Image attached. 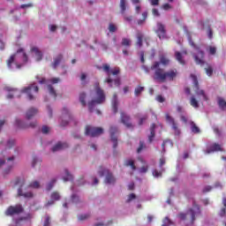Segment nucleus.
Wrapping results in <instances>:
<instances>
[{
	"label": "nucleus",
	"mask_w": 226,
	"mask_h": 226,
	"mask_svg": "<svg viewBox=\"0 0 226 226\" xmlns=\"http://www.w3.org/2000/svg\"><path fill=\"white\" fill-rule=\"evenodd\" d=\"M161 64L167 66L170 61L169 58L165 57L164 56H161L160 62H154L150 67V70L154 71V80H157L158 82H167L170 80V82L174 80L177 77V70L173 69L168 72L160 68Z\"/></svg>",
	"instance_id": "f257e3e1"
},
{
	"label": "nucleus",
	"mask_w": 226,
	"mask_h": 226,
	"mask_svg": "<svg viewBox=\"0 0 226 226\" xmlns=\"http://www.w3.org/2000/svg\"><path fill=\"white\" fill-rule=\"evenodd\" d=\"M94 88L95 91V100L91 101L88 102V110L89 112H93L94 110V107L97 105H100L105 102V92H103V89L100 87V82H95L94 85Z\"/></svg>",
	"instance_id": "f03ea898"
},
{
	"label": "nucleus",
	"mask_w": 226,
	"mask_h": 226,
	"mask_svg": "<svg viewBox=\"0 0 226 226\" xmlns=\"http://www.w3.org/2000/svg\"><path fill=\"white\" fill-rule=\"evenodd\" d=\"M200 207L199 205H193L192 208H190L186 214L180 213L178 215V218L184 222H189L192 225L195 222L197 217L200 216Z\"/></svg>",
	"instance_id": "7ed1b4c3"
},
{
	"label": "nucleus",
	"mask_w": 226,
	"mask_h": 226,
	"mask_svg": "<svg viewBox=\"0 0 226 226\" xmlns=\"http://www.w3.org/2000/svg\"><path fill=\"white\" fill-rule=\"evenodd\" d=\"M189 43L191 47H193L194 50H197V54L193 53L192 57L194 59V62L196 64H200V66H204L206 64V60H204V57L206 56V53L204 50L200 49V47L197 46L192 39L189 40Z\"/></svg>",
	"instance_id": "20e7f679"
},
{
	"label": "nucleus",
	"mask_w": 226,
	"mask_h": 226,
	"mask_svg": "<svg viewBox=\"0 0 226 226\" xmlns=\"http://www.w3.org/2000/svg\"><path fill=\"white\" fill-rule=\"evenodd\" d=\"M98 174L101 177H103V176H105L106 174V177L104 180V183H106V185H114L116 183V177H114V175L109 172V170L103 169V167H100Z\"/></svg>",
	"instance_id": "39448f33"
},
{
	"label": "nucleus",
	"mask_w": 226,
	"mask_h": 226,
	"mask_svg": "<svg viewBox=\"0 0 226 226\" xmlns=\"http://www.w3.org/2000/svg\"><path fill=\"white\" fill-rule=\"evenodd\" d=\"M14 185H15V186H17L18 185H19V186H20L18 189V196L19 197H24L25 199H33V192H29L24 193L22 192V187L24 186V185H26L25 179L17 178Z\"/></svg>",
	"instance_id": "423d86ee"
},
{
	"label": "nucleus",
	"mask_w": 226,
	"mask_h": 226,
	"mask_svg": "<svg viewBox=\"0 0 226 226\" xmlns=\"http://www.w3.org/2000/svg\"><path fill=\"white\" fill-rule=\"evenodd\" d=\"M39 90L40 88H38V86H35L34 84H31L30 86L23 88L21 93H25L28 100H34V93H38Z\"/></svg>",
	"instance_id": "0eeeda50"
},
{
	"label": "nucleus",
	"mask_w": 226,
	"mask_h": 226,
	"mask_svg": "<svg viewBox=\"0 0 226 226\" xmlns=\"http://www.w3.org/2000/svg\"><path fill=\"white\" fill-rule=\"evenodd\" d=\"M102 134H103V128L102 127H93L90 125L86 127V135L89 137H100Z\"/></svg>",
	"instance_id": "6e6552de"
},
{
	"label": "nucleus",
	"mask_w": 226,
	"mask_h": 226,
	"mask_svg": "<svg viewBox=\"0 0 226 226\" xmlns=\"http://www.w3.org/2000/svg\"><path fill=\"white\" fill-rule=\"evenodd\" d=\"M22 213H24V207L20 204L10 206L5 211L6 216H13V215H20Z\"/></svg>",
	"instance_id": "1a4fd4ad"
},
{
	"label": "nucleus",
	"mask_w": 226,
	"mask_h": 226,
	"mask_svg": "<svg viewBox=\"0 0 226 226\" xmlns=\"http://www.w3.org/2000/svg\"><path fill=\"white\" fill-rule=\"evenodd\" d=\"M73 121V117L68 110V108L64 107L62 111V123L60 124V126H66L68 123H72Z\"/></svg>",
	"instance_id": "9d476101"
},
{
	"label": "nucleus",
	"mask_w": 226,
	"mask_h": 226,
	"mask_svg": "<svg viewBox=\"0 0 226 226\" xmlns=\"http://www.w3.org/2000/svg\"><path fill=\"white\" fill-rule=\"evenodd\" d=\"M191 79H192V82L196 87L195 93L198 96H202L204 102H207V95H206V92L204 90L199 89V79H197V76L194 74H191Z\"/></svg>",
	"instance_id": "9b49d317"
},
{
	"label": "nucleus",
	"mask_w": 226,
	"mask_h": 226,
	"mask_svg": "<svg viewBox=\"0 0 226 226\" xmlns=\"http://www.w3.org/2000/svg\"><path fill=\"white\" fill-rule=\"evenodd\" d=\"M166 121L169 123V124H171L172 130L174 131L175 135H181V131L179 130V127L177 126V123H176V120L174 117H172L169 113L165 114Z\"/></svg>",
	"instance_id": "f8f14e48"
},
{
	"label": "nucleus",
	"mask_w": 226,
	"mask_h": 226,
	"mask_svg": "<svg viewBox=\"0 0 226 226\" xmlns=\"http://www.w3.org/2000/svg\"><path fill=\"white\" fill-rule=\"evenodd\" d=\"M155 33L161 40H165L167 38V30L165 29V25L162 24L161 22L157 23V29Z\"/></svg>",
	"instance_id": "ddd939ff"
},
{
	"label": "nucleus",
	"mask_w": 226,
	"mask_h": 226,
	"mask_svg": "<svg viewBox=\"0 0 226 226\" xmlns=\"http://www.w3.org/2000/svg\"><path fill=\"white\" fill-rule=\"evenodd\" d=\"M109 133L111 137V141L113 142V148L116 149V147H117V137H116V133H117V127L111 126L109 128Z\"/></svg>",
	"instance_id": "4468645a"
},
{
	"label": "nucleus",
	"mask_w": 226,
	"mask_h": 226,
	"mask_svg": "<svg viewBox=\"0 0 226 226\" xmlns=\"http://www.w3.org/2000/svg\"><path fill=\"white\" fill-rule=\"evenodd\" d=\"M130 116L126 115L124 112H121V122L126 128H133V124H132Z\"/></svg>",
	"instance_id": "2eb2a0df"
},
{
	"label": "nucleus",
	"mask_w": 226,
	"mask_h": 226,
	"mask_svg": "<svg viewBox=\"0 0 226 226\" xmlns=\"http://www.w3.org/2000/svg\"><path fill=\"white\" fill-rule=\"evenodd\" d=\"M102 70L103 72H105V73H107L108 75V79L105 80V82H107V84H109V87H112V79H110V65H109L108 64H102Z\"/></svg>",
	"instance_id": "dca6fc26"
},
{
	"label": "nucleus",
	"mask_w": 226,
	"mask_h": 226,
	"mask_svg": "<svg viewBox=\"0 0 226 226\" xmlns=\"http://www.w3.org/2000/svg\"><path fill=\"white\" fill-rule=\"evenodd\" d=\"M16 125L18 126V128L22 129L34 128L36 126V122H33L30 124H26L22 120L16 119Z\"/></svg>",
	"instance_id": "f3484780"
},
{
	"label": "nucleus",
	"mask_w": 226,
	"mask_h": 226,
	"mask_svg": "<svg viewBox=\"0 0 226 226\" xmlns=\"http://www.w3.org/2000/svg\"><path fill=\"white\" fill-rule=\"evenodd\" d=\"M30 50L31 52L34 53L35 61L40 62L41 61V59H43V53L41 52V50H40V49L36 47H32Z\"/></svg>",
	"instance_id": "a211bd4d"
},
{
	"label": "nucleus",
	"mask_w": 226,
	"mask_h": 226,
	"mask_svg": "<svg viewBox=\"0 0 226 226\" xmlns=\"http://www.w3.org/2000/svg\"><path fill=\"white\" fill-rule=\"evenodd\" d=\"M68 148V143L66 142H58L52 147V152L56 153V151H62V149Z\"/></svg>",
	"instance_id": "6ab92c4d"
},
{
	"label": "nucleus",
	"mask_w": 226,
	"mask_h": 226,
	"mask_svg": "<svg viewBox=\"0 0 226 226\" xmlns=\"http://www.w3.org/2000/svg\"><path fill=\"white\" fill-rule=\"evenodd\" d=\"M50 200L47 202V206H53L55 200H60L61 195L57 192H53L50 195Z\"/></svg>",
	"instance_id": "aec40b11"
},
{
	"label": "nucleus",
	"mask_w": 226,
	"mask_h": 226,
	"mask_svg": "<svg viewBox=\"0 0 226 226\" xmlns=\"http://www.w3.org/2000/svg\"><path fill=\"white\" fill-rule=\"evenodd\" d=\"M36 114H38V109L30 108L26 112V119H33V117H34V116H36Z\"/></svg>",
	"instance_id": "412c9836"
},
{
	"label": "nucleus",
	"mask_w": 226,
	"mask_h": 226,
	"mask_svg": "<svg viewBox=\"0 0 226 226\" xmlns=\"http://www.w3.org/2000/svg\"><path fill=\"white\" fill-rule=\"evenodd\" d=\"M156 130V124H152L150 126V135L148 136V142L151 144L156 135L155 131Z\"/></svg>",
	"instance_id": "4be33fe9"
},
{
	"label": "nucleus",
	"mask_w": 226,
	"mask_h": 226,
	"mask_svg": "<svg viewBox=\"0 0 226 226\" xmlns=\"http://www.w3.org/2000/svg\"><path fill=\"white\" fill-rule=\"evenodd\" d=\"M118 105H119V102L117 101V94H113V99H112L113 114H117Z\"/></svg>",
	"instance_id": "5701e85b"
},
{
	"label": "nucleus",
	"mask_w": 226,
	"mask_h": 226,
	"mask_svg": "<svg viewBox=\"0 0 226 226\" xmlns=\"http://www.w3.org/2000/svg\"><path fill=\"white\" fill-rule=\"evenodd\" d=\"M175 57H176L177 61L179 63V64H183V66H185V64H186V62L184 60L183 54H181V52L176 51Z\"/></svg>",
	"instance_id": "b1692460"
},
{
	"label": "nucleus",
	"mask_w": 226,
	"mask_h": 226,
	"mask_svg": "<svg viewBox=\"0 0 226 226\" xmlns=\"http://www.w3.org/2000/svg\"><path fill=\"white\" fill-rule=\"evenodd\" d=\"M127 6H128V4L126 3V0H120L119 8H120V13L122 15H124V13H126Z\"/></svg>",
	"instance_id": "393cba45"
},
{
	"label": "nucleus",
	"mask_w": 226,
	"mask_h": 226,
	"mask_svg": "<svg viewBox=\"0 0 226 226\" xmlns=\"http://www.w3.org/2000/svg\"><path fill=\"white\" fill-rule=\"evenodd\" d=\"M125 167H131L132 170H137V166H135V161L128 159L124 161Z\"/></svg>",
	"instance_id": "a878e982"
},
{
	"label": "nucleus",
	"mask_w": 226,
	"mask_h": 226,
	"mask_svg": "<svg viewBox=\"0 0 226 226\" xmlns=\"http://www.w3.org/2000/svg\"><path fill=\"white\" fill-rule=\"evenodd\" d=\"M61 61H63V56L60 54L54 59V62L52 64V67L54 68V70H56L57 66H59Z\"/></svg>",
	"instance_id": "bb28decb"
},
{
	"label": "nucleus",
	"mask_w": 226,
	"mask_h": 226,
	"mask_svg": "<svg viewBox=\"0 0 226 226\" xmlns=\"http://www.w3.org/2000/svg\"><path fill=\"white\" fill-rule=\"evenodd\" d=\"M215 151H222V147H220V145L215 143L212 147H211V150H207V154H209V153H213Z\"/></svg>",
	"instance_id": "cd10ccee"
},
{
	"label": "nucleus",
	"mask_w": 226,
	"mask_h": 226,
	"mask_svg": "<svg viewBox=\"0 0 226 226\" xmlns=\"http://www.w3.org/2000/svg\"><path fill=\"white\" fill-rule=\"evenodd\" d=\"M11 169H13V162L11 164L7 165V167L3 171V176L6 177L10 172H11Z\"/></svg>",
	"instance_id": "c85d7f7f"
},
{
	"label": "nucleus",
	"mask_w": 226,
	"mask_h": 226,
	"mask_svg": "<svg viewBox=\"0 0 226 226\" xmlns=\"http://www.w3.org/2000/svg\"><path fill=\"white\" fill-rule=\"evenodd\" d=\"M56 182H57V179L52 178V179L50 180V182L47 185L46 190H47L48 192H50V190H52V188H54V185H56Z\"/></svg>",
	"instance_id": "c756f323"
},
{
	"label": "nucleus",
	"mask_w": 226,
	"mask_h": 226,
	"mask_svg": "<svg viewBox=\"0 0 226 226\" xmlns=\"http://www.w3.org/2000/svg\"><path fill=\"white\" fill-rule=\"evenodd\" d=\"M218 105L222 110H225L226 109V102L224 101L223 98L218 97Z\"/></svg>",
	"instance_id": "7c9ffc66"
},
{
	"label": "nucleus",
	"mask_w": 226,
	"mask_h": 226,
	"mask_svg": "<svg viewBox=\"0 0 226 226\" xmlns=\"http://www.w3.org/2000/svg\"><path fill=\"white\" fill-rule=\"evenodd\" d=\"M191 130L192 133H200V129L195 124V122H191Z\"/></svg>",
	"instance_id": "2f4dec72"
},
{
	"label": "nucleus",
	"mask_w": 226,
	"mask_h": 226,
	"mask_svg": "<svg viewBox=\"0 0 226 226\" xmlns=\"http://www.w3.org/2000/svg\"><path fill=\"white\" fill-rule=\"evenodd\" d=\"M137 42H136V45H138V47H142V41L144 40V34L139 33L137 34Z\"/></svg>",
	"instance_id": "473e14b6"
},
{
	"label": "nucleus",
	"mask_w": 226,
	"mask_h": 226,
	"mask_svg": "<svg viewBox=\"0 0 226 226\" xmlns=\"http://www.w3.org/2000/svg\"><path fill=\"white\" fill-rule=\"evenodd\" d=\"M64 172H65V176H66V177H64V178H63L64 183H66V181H72L73 176L72 174H70V171H68V170H65Z\"/></svg>",
	"instance_id": "72a5a7b5"
},
{
	"label": "nucleus",
	"mask_w": 226,
	"mask_h": 226,
	"mask_svg": "<svg viewBox=\"0 0 226 226\" xmlns=\"http://www.w3.org/2000/svg\"><path fill=\"white\" fill-rule=\"evenodd\" d=\"M40 182L38 181H34L32 183H30L27 186V188H34V190H38V188H40Z\"/></svg>",
	"instance_id": "f704fd0d"
},
{
	"label": "nucleus",
	"mask_w": 226,
	"mask_h": 226,
	"mask_svg": "<svg viewBox=\"0 0 226 226\" xmlns=\"http://www.w3.org/2000/svg\"><path fill=\"white\" fill-rule=\"evenodd\" d=\"M48 89L51 96H54V98H57V93L56 92V89H54V87H52V85H48Z\"/></svg>",
	"instance_id": "c9c22d12"
},
{
	"label": "nucleus",
	"mask_w": 226,
	"mask_h": 226,
	"mask_svg": "<svg viewBox=\"0 0 226 226\" xmlns=\"http://www.w3.org/2000/svg\"><path fill=\"white\" fill-rule=\"evenodd\" d=\"M15 146V139H9L5 144V149H11Z\"/></svg>",
	"instance_id": "e433bc0d"
},
{
	"label": "nucleus",
	"mask_w": 226,
	"mask_h": 226,
	"mask_svg": "<svg viewBox=\"0 0 226 226\" xmlns=\"http://www.w3.org/2000/svg\"><path fill=\"white\" fill-rule=\"evenodd\" d=\"M192 107H193L194 109H199V101H197V99H195V97H192L191 98V102H190Z\"/></svg>",
	"instance_id": "4c0bfd02"
},
{
	"label": "nucleus",
	"mask_w": 226,
	"mask_h": 226,
	"mask_svg": "<svg viewBox=\"0 0 226 226\" xmlns=\"http://www.w3.org/2000/svg\"><path fill=\"white\" fill-rule=\"evenodd\" d=\"M86 93L79 94V102L83 107H86Z\"/></svg>",
	"instance_id": "58836bf2"
},
{
	"label": "nucleus",
	"mask_w": 226,
	"mask_h": 226,
	"mask_svg": "<svg viewBox=\"0 0 226 226\" xmlns=\"http://www.w3.org/2000/svg\"><path fill=\"white\" fill-rule=\"evenodd\" d=\"M12 63H15V55L11 56L10 58L7 60V66L10 70H11Z\"/></svg>",
	"instance_id": "ea45409f"
},
{
	"label": "nucleus",
	"mask_w": 226,
	"mask_h": 226,
	"mask_svg": "<svg viewBox=\"0 0 226 226\" xmlns=\"http://www.w3.org/2000/svg\"><path fill=\"white\" fill-rule=\"evenodd\" d=\"M122 45L123 47H130V45H132V41H130V39L124 38L122 39Z\"/></svg>",
	"instance_id": "a19ab883"
},
{
	"label": "nucleus",
	"mask_w": 226,
	"mask_h": 226,
	"mask_svg": "<svg viewBox=\"0 0 226 226\" xmlns=\"http://www.w3.org/2000/svg\"><path fill=\"white\" fill-rule=\"evenodd\" d=\"M71 200L73 204H79L80 202V199L76 194L72 195Z\"/></svg>",
	"instance_id": "79ce46f5"
},
{
	"label": "nucleus",
	"mask_w": 226,
	"mask_h": 226,
	"mask_svg": "<svg viewBox=\"0 0 226 226\" xmlns=\"http://www.w3.org/2000/svg\"><path fill=\"white\" fill-rule=\"evenodd\" d=\"M142 91H144V87L139 86L138 87H136L134 90L135 96H139L140 93H142Z\"/></svg>",
	"instance_id": "37998d69"
},
{
	"label": "nucleus",
	"mask_w": 226,
	"mask_h": 226,
	"mask_svg": "<svg viewBox=\"0 0 226 226\" xmlns=\"http://www.w3.org/2000/svg\"><path fill=\"white\" fill-rule=\"evenodd\" d=\"M89 214H84V215H80L78 216V220L79 222H84V220H87V218H89Z\"/></svg>",
	"instance_id": "c03bdc74"
},
{
	"label": "nucleus",
	"mask_w": 226,
	"mask_h": 226,
	"mask_svg": "<svg viewBox=\"0 0 226 226\" xmlns=\"http://www.w3.org/2000/svg\"><path fill=\"white\" fill-rule=\"evenodd\" d=\"M208 54H210V56H215L216 54V47L209 46Z\"/></svg>",
	"instance_id": "a18cd8bd"
},
{
	"label": "nucleus",
	"mask_w": 226,
	"mask_h": 226,
	"mask_svg": "<svg viewBox=\"0 0 226 226\" xmlns=\"http://www.w3.org/2000/svg\"><path fill=\"white\" fill-rule=\"evenodd\" d=\"M205 72L208 77H211V75H213V67L208 65L207 68H205Z\"/></svg>",
	"instance_id": "49530a36"
},
{
	"label": "nucleus",
	"mask_w": 226,
	"mask_h": 226,
	"mask_svg": "<svg viewBox=\"0 0 226 226\" xmlns=\"http://www.w3.org/2000/svg\"><path fill=\"white\" fill-rule=\"evenodd\" d=\"M109 33H116V31H117V26H116V25L110 23L109 26Z\"/></svg>",
	"instance_id": "de8ad7c7"
},
{
	"label": "nucleus",
	"mask_w": 226,
	"mask_h": 226,
	"mask_svg": "<svg viewBox=\"0 0 226 226\" xmlns=\"http://www.w3.org/2000/svg\"><path fill=\"white\" fill-rule=\"evenodd\" d=\"M207 34L209 40H213V29L211 28V26L207 27Z\"/></svg>",
	"instance_id": "09e8293b"
},
{
	"label": "nucleus",
	"mask_w": 226,
	"mask_h": 226,
	"mask_svg": "<svg viewBox=\"0 0 226 226\" xmlns=\"http://www.w3.org/2000/svg\"><path fill=\"white\" fill-rule=\"evenodd\" d=\"M134 199H137V195H135V193H131L128 195L126 202L130 203V202H132V200H134Z\"/></svg>",
	"instance_id": "8fccbe9b"
},
{
	"label": "nucleus",
	"mask_w": 226,
	"mask_h": 226,
	"mask_svg": "<svg viewBox=\"0 0 226 226\" xmlns=\"http://www.w3.org/2000/svg\"><path fill=\"white\" fill-rule=\"evenodd\" d=\"M170 225H172V221H170V219H169V217H166L163 220V223L162 226H170Z\"/></svg>",
	"instance_id": "3c124183"
},
{
	"label": "nucleus",
	"mask_w": 226,
	"mask_h": 226,
	"mask_svg": "<svg viewBox=\"0 0 226 226\" xmlns=\"http://www.w3.org/2000/svg\"><path fill=\"white\" fill-rule=\"evenodd\" d=\"M6 158L0 156V169H3V167H6Z\"/></svg>",
	"instance_id": "603ef678"
},
{
	"label": "nucleus",
	"mask_w": 226,
	"mask_h": 226,
	"mask_svg": "<svg viewBox=\"0 0 226 226\" xmlns=\"http://www.w3.org/2000/svg\"><path fill=\"white\" fill-rule=\"evenodd\" d=\"M4 89L8 93H14V94H17V93H19V90H17L15 88H11V87H6Z\"/></svg>",
	"instance_id": "864d4df0"
},
{
	"label": "nucleus",
	"mask_w": 226,
	"mask_h": 226,
	"mask_svg": "<svg viewBox=\"0 0 226 226\" xmlns=\"http://www.w3.org/2000/svg\"><path fill=\"white\" fill-rule=\"evenodd\" d=\"M146 147V145L144 144V141H139V147L137 149V153H141L142 149Z\"/></svg>",
	"instance_id": "5fc2aeb1"
},
{
	"label": "nucleus",
	"mask_w": 226,
	"mask_h": 226,
	"mask_svg": "<svg viewBox=\"0 0 226 226\" xmlns=\"http://www.w3.org/2000/svg\"><path fill=\"white\" fill-rule=\"evenodd\" d=\"M41 132L42 133H44V135H47V133L50 132V128L47 125H43L41 128Z\"/></svg>",
	"instance_id": "6e6d98bb"
},
{
	"label": "nucleus",
	"mask_w": 226,
	"mask_h": 226,
	"mask_svg": "<svg viewBox=\"0 0 226 226\" xmlns=\"http://www.w3.org/2000/svg\"><path fill=\"white\" fill-rule=\"evenodd\" d=\"M124 17V19L126 20V22H132L133 20V17L132 16H126V12L124 14H122Z\"/></svg>",
	"instance_id": "4d7b16f0"
},
{
	"label": "nucleus",
	"mask_w": 226,
	"mask_h": 226,
	"mask_svg": "<svg viewBox=\"0 0 226 226\" xmlns=\"http://www.w3.org/2000/svg\"><path fill=\"white\" fill-rule=\"evenodd\" d=\"M153 176L154 177H162V171H158L157 170H153Z\"/></svg>",
	"instance_id": "13d9d810"
},
{
	"label": "nucleus",
	"mask_w": 226,
	"mask_h": 226,
	"mask_svg": "<svg viewBox=\"0 0 226 226\" xmlns=\"http://www.w3.org/2000/svg\"><path fill=\"white\" fill-rule=\"evenodd\" d=\"M43 226H50V216H46Z\"/></svg>",
	"instance_id": "bf43d9fd"
},
{
	"label": "nucleus",
	"mask_w": 226,
	"mask_h": 226,
	"mask_svg": "<svg viewBox=\"0 0 226 226\" xmlns=\"http://www.w3.org/2000/svg\"><path fill=\"white\" fill-rule=\"evenodd\" d=\"M41 162V160L38 159V157H34L33 162H32V167H36V164Z\"/></svg>",
	"instance_id": "052dcab7"
},
{
	"label": "nucleus",
	"mask_w": 226,
	"mask_h": 226,
	"mask_svg": "<svg viewBox=\"0 0 226 226\" xmlns=\"http://www.w3.org/2000/svg\"><path fill=\"white\" fill-rule=\"evenodd\" d=\"M49 82H51V84H57V83L61 82V79L52 78L51 79H49Z\"/></svg>",
	"instance_id": "680f3d73"
},
{
	"label": "nucleus",
	"mask_w": 226,
	"mask_h": 226,
	"mask_svg": "<svg viewBox=\"0 0 226 226\" xmlns=\"http://www.w3.org/2000/svg\"><path fill=\"white\" fill-rule=\"evenodd\" d=\"M100 45H101L102 50H107L109 49V43H107V42H100Z\"/></svg>",
	"instance_id": "e2e57ef3"
},
{
	"label": "nucleus",
	"mask_w": 226,
	"mask_h": 226,
	"mask_svg": "<svg viewBox=\"0 0 226 226\" xmlns=\"http://www.w3.org/2000/svg\"><path fill=\"white\" fill-rule=\"evenodd\" d=\"M20 8H21L22 10H25V8H33V4L30 3V4H21V5H20Z\"/></svg>",
	"instance_id": "0e129e2a"
},
{
	"label": "nucleus",
	"mask_w": 226,
	"mask_h": 226,
	"mask_svg": "<svg viewBox=\"0 0 226 226\" xmlns=\"http://www.w3.org/2000/svg\"><path fill=\"white\" fill-rule=\"evenodd\" d=\"M146 119H147V115H146L143 117L139 118V125L142 126V124H144V121H146Z\"/></svg>",
	"instance_id": "69168bd1"
},
{
	"label": "nucleus",
	"mask_w": 226,
	"mask_h": 226,
	"mask_svg": "<svg viewBox=\"0 0 226 226\" xmlns=\"http://www.w3.org/2000/svg\"><path fill=\"white\" fill-rule=\"evenodd\" d=\"M147 170H148L147 166H142L139 170V172H141V174H146V172H147Z\"/></svg>",
	"instance_id": "338daca9"
},
{
	"label": "nucleus",
	"mask_w": 226,
	"mask_h": 226,
	"mask_svg": "<svg viewBox=\"0 0 226 226\" xmlns=\"http://www.w3.org/2000/svg\"><path fill=\"white\" fill-rule=\"evenodd\" d=\"M119 68H116L113 71H110L111 75H119Z\"/></svg>",
	"instance_id": "774afa93"
}]
</instances>
